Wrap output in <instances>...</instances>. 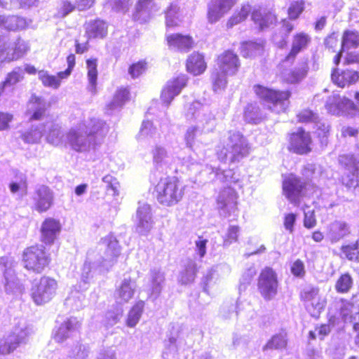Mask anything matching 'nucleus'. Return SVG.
Instances as JSON below:
<instances>
[{
  "label": "nucleus",
  "mask_w": 359,
  "mask_h": 359,
  "mask_svg": "<svg viewBox=\"0 0 359 359\" xmlns=\"http://www.w3.org/2000/svg\"><path fill=\"white\" fill-rule=\"evenodd\" d=\"M338 160L346 170L341 177L342 184L348 188L359 187V155L343 154Z\"/></svg>",
  "instance_id": "nucleus-13"
},
{
  "label": "nucleus",
  "mask_w": 359,
  "mask_h": 359,
  "mask_svg": "<svg viewBox=\"0 0 359 359\" xmlns=\"http://www.w3.org/2000/svg\"><path fill=\"white\" fill-rule=\"evenodd\" d=\"M50 262L49 254L42 245H32L25 249L22 254L24 267L36 273H42Z\"/></svg>",
  "instance_id": "nucleus-8"
},
{
  "label": "nucleus",
  "mask_w": 359,
  "mask_h": 359,
  "mask_svg": "<svg viewBox=\"0 0 359 359\" xmlns=\"http://www.w3.org/2000/svg\"><path fill=\"white\" fill-rule=\"evenodd\" d=\"M29 334L25 321H19L11 334L0 339V355H8L13 352L20 344L26 343Z\"/></svg>",
  "instance_id": "nucleus-11"
},
{
  "label": "nucleus",
  "mask_w": 359,
  "mask_h": 359,
  "mask_svg": "<svg viewBox=\"0 0 359 359\" xmlns=\"http://www.w3.org/2000/svg\"><path fill=\"white\" fill-rule=\"evenodd\" d=\"M203 132L195 126L188 128L185 135L184 140L188 147L191 148L194 146L196 137Z\"/></svg>",
  "instance_id": "nucleus-63"
},
{
  "label": "nucleus",
  "mask_w": 359,
  "mask_h": 359,
  "mask_svg": "<svg viewBox=\"0 0 359 359\" xmlns=\"http://www.w3.org/2000/svg\"><path fill=\"white\" fill-rule=\"evenodd\" d=\"M79 290L77 288L72 290L69 296L65 299V304L67 306L73 310H79L86 305L85 296L83 291L80 287Z\"/></svg>",
  "instance_id": "nucleus-40"
},
{
  "label": "nucleus",
  "mask_w": 359,
  "mask_h": 359,
  "mask_svg": "<svg viewBox=\"0 0 359 359\" xmlns=\"http://www.w3.org/2000/svg\"><path fill=\"white\" fill-rule=\"evenodd\" d=\"M167 41L171 48L183 51H187L193 45V39L189 35L171 34L167 36Z\"/></svg>",
  "instance_id": "nucleus-33"
},
{
  "label": "nucleus",
  "mask_w": 359,
  "mask_h": 359,
  "mask_svg": "<svg viewBox=\"0 0 359 359\" xmlns=\"http://www.w3.org/2000/svg\"><path fill=\"white\" fill-rule=\"evenodd\" d=\"M32 199L33 209L40 213L44 212L53 205L54 194L48 187L40 185L36 188Z\"/></svg>",
  "instance_id": "nucleus-19"
},
{
  "label": "nucleus",
  "mask_w": 359,
  "mask_h": 359,
  "mask_svg": "<svg viewBox=\"0 0 359 359\" xmlns=\"http://www.w3.org/2000/svg\"><path fill=\"white\" fill-rule=\"evenodd\" d=\"M350 233V226L342 220H335L327 226V237L332 243H337Z\"/></svg>",
  "instance_id": "nucleus-29"
},
{
  "label": "nucleus",
  "mask_w": 359,
  "mask_h": 359,
  "mask_svg": "<svg viewBox=\"0 0 359 359\" xmlns=\"http://www.w3.org/2000/svg\"><path fill=\"white\" fill-rule=\"evenodd\" d=\"M245 119L249 123H257L262 119L259 107L254 104L247 106L244 114Z\"/></svg>",
  "instance_id": "nucleus-57"
},
{
  "label": "nucleus",
  "mask_w": 359,
  "mask_h": 359,
  "mask_svg": "<svg viewBox=\"0 0 359 359\" xmlns=\"http://www.w3.org/2000/svg\"><path fill=\"white\" fill-rule=\"evenodd\" d=\"M359 46V34L355 31H346L341 41V50L356 48Z\"/></svg>",
  "instance_id": "nucleus-52"
},
{
  "label": "nucleus",
  "mask_w": 359,
  "mask_h": 359,
  "mask_svg": "<svg viewBox=\"0 0 359 359\" xmlns=\"http://www.w3.org/2000/svg\"><path fill=\"white\" fill-rule=\"evenodd\" d=\"M237 0H211L208 5L207 18L210 23L218 22L236 4Z\"/></svg>",
  "instance_id": "nucleus-22"
},
{
  "label": "nucleus",
  "mask_w": 359,
  "mask_h": 359,
  "mask_svg": "<svg viewBox=\"0 0 359 359\" xmlns=\"http://www.w3.org/2000/svg\"><path fill=\"white\" fill-rule=\"evenodd\" d=\"M89 348L82 344H76L68 352L66 359H87Z\"/></svg>",
  "instance_id": "nucleus-53"
},
{
  "label": "nucleus",
  "mask_w": 359,
  "mask_h": 359,
  "mask_svg": "<svg viewBox=\"0 0 359 359\" xmlns=\"http://www.w3.org/2000/svg\"><path fill=\"white\" fill-rule=\"evenodd\" d=\"M307 311L312 317L318 318L323 311L326 301L321 295L304 303Z\"/></svg>",
  "instance_id": "nucleus-48"
},
{
  "label": "nucleus",
  "mask_w": 359,
  "mask_h": 359,
  "mask_svg": "<svg viewBox=\"0 0 359 359\" xmlns=\"http://www.w3.org/2000/svg\"><path fill=\"white\" fill-rule=\"evenodd\" d=\"M198 272L197 264L193 259H188L184 265V269L180 271L178 281L182 285L192 283Z\"/></svg>",
  "instance_id": "nucleus-36"
},
{
  "label": "nucleus",
  "mask_w": 359,
  "mask_h": 359,
  "mask_svg": "<svg viewBox=\"0 0 359 359\" xmlns=\"http://www.w3.org/2000/svg\"><path fill=\"white\" fill-rule=\"evenodd\" d=\"M168 346L169 348L176 351L182 344V339L180 335V332L178 328L174 329L170 332V334L168 339Z\"/></svg>",
  "instance_id": "nucleus-61"
},
{
  "label": "nucleus",
  "mask_w": 359,
  "mask_h": 359,
  "mask_svg": "<svg viewBox=\"0 0 359 359\" xmlns=\"http://www.w3.org/2000/svg\"><path fill=\"white\" fill-rule=\"evenodd\" d=\"M104 184L107 193L114 197L119 196L120 184L118 180L110 175L104 176L102 179Z\"/></svg>",
  "instance_id": "nucleus-54"
},
{
  "label": "nucleus",
  "mask_w": 359,
  "mask_h": 359,
  "mask_svg": "<svg viewBox=\"0 0 359 359\" xmlns=\"http://www.w3.org/2000/svg\"><path fill=\"white\" fill-rule=\"evenodd\" d=\"M38 76L39 79L41 81L44 86L54 89L58 88L61 84V80L65 79L61 78L59 76V73L57 74V76H54L50 74L46 70H40L38 72Z\"/></svg>",
  "instance_id": "nucleus-49"
},
{
  "label": "nucleus",
  "mask_w": 359,
  "mask_h": 359,
  "mask_svg": "<svg viewBox=\"0 0 359 359\" xmlns=\"http://www.w3.org/2000/svg\"><path fill=\"white\" fill-rule=\"evenodd\" d=\"M27 41L18 37L10 40L6 37L0 39V63H10L23 57L29 50Z\"/></svg>",
  "instance_id": "nucleus-9"
},
{
  "label": "nucleus",
  "mask_w": 359,
  "mask_h": 359,
  "mask_svg": "<svg viewBox=\"0 0 359 359\" xmlns=\"http://www.w3.org/2000/svg\"><path fill=\"white\" fill-rule=\"evenodd\" d=\"M310 42V37L305 33L300 32L294 36L292 49L287 57V60L293 59L299 52L305 49Z\"/></svg>",
  "instance_id": "nucleus-38"
},
{
  "label": "nucleus",
  "mask_w": 359,
  "mask_h": 359,
  "mask_svg": "<svg viewBox=\"0 0 359 359\" xmlns=\"http://www.w3.org/2000/svg\"><path fill=\"white\" fill-rule=\"evenodd\" d=\"M240 228L238 226L231 225L227 229L226 234L224 238V245L229 246L238 241Z\"/></svg>",
  "instance_id": "nucleus-62"
},
{
  "label": "nucleus",
  "mask_w": 359,
  "mask_h": 359,
  "mask_svg": "<svg viewBox=\"0 0 359 359\" xmlns=\"http://www.w3.org/2000/svg\"><path fill=\"white\" fill-rule=\"evenodd\" d=\"M151 154L155 168L161 171H166L174 162L172 155L161 145H156L151 151Z\"/></svg>",
  "instance_id": "nucleus-26"
},
{
  "label": "nucleus",
  "mask_w": 359,
  "mask_h": 359,
  "mask_svg": "<svg viewBox=\"0 0 359 359\" xmlns=\"http://www.w3.org/2000/svg\"><path fill=\"white\" fill-rule=\"evenodd\" d=\"M43 126L44 130L45 128L48 129L46 139L49 143L53 145H59L63 142L65 136L61 130V127L57 123L47 122L45 126L43 125Z\"/></svg>",
  "instance_id": "nucleus-39"
},
{
  "label": "nucleus",
  "mask_w": 359,
  "mask_h": 359,
  "mask_svg": "<svg viewBox=\"0 0 359 359\" xmlns=\"http://www.w3.org/2000/svg\"><path fill=\"white\" fill-rule=\"evenodd\" d=\"M217 266L212 267L203 278L202 283L205 292H208L209 287L215 283V280L217 279Z\"/></svg>",
  "instance_id": "nucleus-64"
},
{
  "label": "nucleus",
  "mask_w": 359,
  "mask_h": 359,
  "mask_svg": "<svg viewBox=\"0 0 359 359\" xmlns=\"http://www.w3.org/2000/svg\"><path fill=\"white\" fill-rule=\"evenodd\" d=\"M258 290L265 300L273 299L278 292V282L276 273L270 267L264 268L258 279Z\"/></svg>",
  "instance_id": "nucleus-14"
},
{
  "label": "nucleus",
  "mask_w": 359,
  "mask_h": 359,
  "mask_svg": "<svg viewBox=\"0 0 359 359\" xmlns=\"http://www.w3.org/2000/svg\"><path fill=\"white\" fill-rule=\"evenodd\" d=\"M156 134V129L154 127L153 123L149 121H144L142 124L138 135V139L142 140L144 139L154 138Z\"/></svg>",
  "instance_id": "nucleus-59"
},
{
  "label": "nucleus",
  "mask_w": 359,
  "mask_h": 359,
  "mask_svg": "<svg viewBox=\"0 0 359 359\" xmlns=\"http://www.w3.org/2000/svg\"><path fill=\"white\" fill-rule=\"evenodd\" d=\"M86 34L89 38H103L107 34L106 23L100 20L89 22L86 25Z\"/></svg>",
  "instance_id": "nucleus-44"
},
{
  "label": "nucleus",
  "mask_w": 359,
  "mask_h": 359,
  "mask_svg": "<svg viewBox=\"0 0 359 359\" xmlns=\"http://www.w3.org/2000/svg\"><path fill=\"white\" fill-rule=\"evenodd\" d=\"M252 11L251 6L249 4H244L239 9L234 11L226 22V27L231 28L233 26L245 21Z\"/></svg>",
  "instance_id": "nucleus-41"
},
{
  "label": "nucleus",
  "mask_w": 359,
  "mask_h": 359,
  "mask_svg": "<svg viewBox=\"0 0 359 359\" xmlns=\"http://www.w3.org/2000/svg\"><path fill=\"white\" fill-rule=\"evenodd\" d=\"M246 139L238 132L230 133L224 145L217 150L218 159L224 163L238 162L249 154Z\"/></svg>",
  "instance_id": "nucleus-4"
},
{
  "label": "nucleus",
  "mask_w": 359,
  "mask_h": 359,
  "mask_svg": "<svg viewBox=\"0 0 359 359\" xmlns=\"http://www.w3.org/2000/svg\"><path fill=\"white\" fill-rule=\"evenodd\" d=\"M217 64L218 69L212 74L215 91L224 89L226 85V76L235 74L240 67L237 55L231 51H226L221 54L218 57Z\"/></svg>",
  "instance_id": "nucleus-6"
},
{
  "label": "nucleus",
  "mask_w": 359,
  "mask_h": 359,
  "mask_svg": "<svg viewBox=\"0 0 359 359\" xmlns=\"http://www.w3.org/2000/svg\"><path fill=\"white\" fill-rule=\"evenodd\" d=\"M252 20L260 29L269 27L276 21V17L270 12L264 9H254L252 13Z\"/></svg>",
  "instance_id": "nucleus-35"
},
{
  "label": "nucleus",
  "mask_w": 359,
  "mask_h": 359,
  "mask_svg": "<svg viewBox=\"0 0 359 359\" xmlns=\"http://www.w3.org/2000/svg\"><path fill=\"white\" fill-rule=\"evenodd\" d=\"M333 83L339 87L344 88L356 83L359 80V74L357 71L351 69H334L332 74Z\"/></svg>",
  "instance_id": "nucleus-30"
},
{
  "label": "nucleus",
  "mask_w": 359,
  "mask_h": 359,
  "mask_svg": "<svg viewBox=\"0 0 359 359\" xmlns=\"http://www.w3.org/2000/svg\"><path fill=\"white\" fill-rule=\"evenodd\" d=\"M109 132V127L102 120H83L69 129L65 141L72 149L79 153L95 151Z\"/></svg>",
  "instance_id": "nucleus-1"
},
{
  "label": "nucleus",
  "mask_w": 359,
  "mask_h": 359,
  "mask_svg": "<svg viewBox=\"0 0 359 359\" xmlns=\"http://www.w3.org/2000/svg\"><path fill=\"white\" fill-rule=\"evenodd\" d=\"M123 315V309L121 308L116 309V310L109 311L104 320V323L106 327H112L116 325L120 320Z\"/></svg>",
  "instance_id": "nucleus-60"
},
{
  "label": "nucleus",
  "mask_w": 359,
  "mask_h": 359,
  "mask_svg": "<svg viewBox=\"0 0 359 359\" xmlns=\"http://www.w3.org/2000/svg\"><path fill=\"white\" fill-rule=\"evenodd\" d=\"M212 170L217 180L226 184V187L219 191L217 198L218 208L223 211L224 214L234 212L236 209L238 196L231 186L238 184V187H241L238 175H236L233 170H222L217 168L215 170Z\"/></svg>",
  "instance_id": "nucleus-3"
},
{
  "label": "nucleus",
  "mask_w": 359,
  "mask_h": 359,
  "mask_svg": "<svg viewBox=\"0 0 359 359\" xmlns=\"http://www.w3.org/2000/svg\"><path fill=\"white\" fill-rule=\"evenodd\" d=\"M27 20L16 15L4 16L0 15V27L11 31L25 29L27 27Z\"/></svg>",
  "instance_id": "nucleus-34"
},
{
  "label": "nucleus",
  "mask_w": 359,
  "mask_h": 359,
  "mask_svg": "<svg viewBox=\"0 0 359 359\" xmlns=\"http://www.w3.org/2000/svg\"><path fill=\"white\" fill-rule=\"evenodd\" d=\"M88 68V90L94 93L96 89V82L97 78V60L95 59H89L86 61Z\"/></svg>",
  "instance_id": "nucleus-50"
},
{
  "label": "nucleus",
  "mask_w": 359,
  "mask_h": 359,
  "mask_svg": "<svg viewBox=\"0 0 359 359\" xmlns=\"http://www.w3.org/2000/svg\"><path fill=\"white\" fill-rule=\"evenodd\" d=\"M186 117L189 120H194L195 126L203 133L211 131L215 125L214 115L209 107L203 105L198 101L194 102L189 105Z\"/></svg>",
  "instance_id": "nucleus-10"
},
{
  "label": "nucleus",
  "mask_w": 359,
  "mask_h": 359,
  "mask_svg": "<svg viewBox=\"0 0 359 359\" xmlns=\"http://www.w3.org/2000/svg\"><path fill=\"white\" fill-rule=\"evenodd\" d=\"M307 65L304 63L300 67L294 68L289 74L286 80L290 83H296L302 80L307 74Z\"/></svg>",
  "instance_id": "nucleus-58"
},
{
  "label": "nucleus",
  "mask_w": 359,
  "mask_h": 359,
  "mask_svg": "<svg viewBox=\"0 0 359 359\" xmlns=\"http://www.w3.org/2000/svg\"><path fill=\"white\" fill-rule=\"evenodd\" d=\"M288 149L297 154H306L312 150V139L309 132L299 128L290 134Z\"/></svg>",
  "instance_id": "nucleus-16"
},
{
  "label": "nucleus",
  "mask_w": 359,
  "mask_h": 359,
  "mask_svg": "<svg viewBox=\"0 0 359 359\" xmlns=\"http://www.w3.org/2000/svg\"><path fill=\"white\" fill-rule=\"evenodd\" d=\"M305 183L294 175H290L283 182V194L296 206L299 205V198L304 194Z\"/></svg>",
  "instance_id": "nucleus-17"
},
{
  "label": "nucleus",
  "mask_w": 359,
  "mask_h": 359,
  "mask_svg": "<svg viewBox=\"0 0 359 359\" xmlns=\"http://www.w3.org/2000/svg\"><path fill=\"white\" fill-rule=\"evenodd\" d=\"M165 282V273L161 268L154 267L149 272V297L154 300L161 292Z\"/></svg>",
  "instance_id": "nucleus-28"
},
{
  "label": "nucleus",
  "mask_w": 359,
  "mask_h": 359,
  "mask_svg": "<svg viewBox=\"0 0 359 359\" xmlns=\"http://www.w3.org/2000/svg\"><path fill=\"white\" fill-rule=\"evenodd\" d=\"M129 98V91L127 88H120L116 90L112 100L108 104L107 109L111 113L119 110Z\"/></svg>",
  "instance_id": "nucleus-45"
},
{
  "label": "nucleus",
  "mask_w": 359,
  "mask_h": 359,
  "mask_svg": "<svg viewBox=\"0 0 359 359\" xmlns=\"http://www.w3.org/2000/svg\"><path fill=\"white\" fill-rule=\"evenodd\" d=\"M182 11L177 4H172L165 13V24L168 27L179 26L183 20Z\"/></svg>",
  "instance_id": "nucleus-42"
},
{
  "label": "nucleus",
  "mask_w": 359,
  "mask_h": 359,
  "mask_svg": "<svg viewBox=\"0 0 359 359\" xmlns=\"http://www.w3.org/2000/svg\"><path fill=\"white\" fill-rule=\"evenodd\" d=\"M144 307V302L139 301L131 308L126 318V325L128 327H134L136 326L142 315Z\"/></svg>",
  "instance_id": "nucleus-46"
},
{
  "label": "nucleus",
  "mask_w": 359,
  "mask_h": 359,
  "mask_svg": "<svg viewBox=\"0 0 359 359\" xmlns=\"http://www.w3.org/2000/svg\"><path fill=\"white\" fill-rule=\"evenodd\" d=\"M120 253V246L117 241L111 236L108 239V244L104 254L98 259L96 258L97 255L95 252H88L82 268L81 282L79 287L82 290H86L89 280L93 278V270L97 267L100 273L107 272L116 262Z\"/></svg>",
  "instance_id": "nucleus-2"
},
{
  "label": "nucleus",
  "mask_w": 359,
  "mask_h": 359,
  "mask_svg": "<svg viewBox=\"0 0 359 359\" xmlns=\"http://www.w3.org/2000/svg\"><path fill=\"white\" fill-rule=\"evenodd\" d=\"M156 197L159 203L172 206L184 196V187L175 177H161L155 187Z\"/></svg>",
  "instance_id": "nucleus-5"
},
{
  "label": "nucleus",
  "mask_w": 359,
  "mask_h": 359,
  "mask_svg": "<svg viewBox=\"0 0 359 359\" xmlns=\"http://www.w3.org/2000/svg\"><path fill=\"white\" fill-rule=\"evenodd\" d=\"M136 231L142 235H147L153 226V220L150 205L144 203H139L134 219Z\"/></svg>",
  "instance_id": "nucleus-18"
},
{
  "label": "nucleus",
  "mask_w": 359,
  "mask_h": 359,
  "mask_svg": "<svg viewBox=\"0 0 359 359\" xmlns=\"http://www.w3.org/2000/svg\"><path fill=\"white\" fill-rule=\"evenodd\" d=\"M44 131L45 130L43 129V125L32 126L29 130L22 135V137L27 143H36L41 138Z\"/></svg>",
  "instance_id": "nucleus-51"
},
{
  "label": "nucleus",
  "mask_w": 359,
  "mask_h": 359,
  "mask_svg": "<svg viewBox=\"0 0 359 359\" xmlns=\"http://www.w3.org/2000/svg\"><path fill=\"white\" fill-rule=\"evenodd\" d=\"M57 281L48 276L41 277L32 287V298L37 305L48 302L55 294Z\"/></svg>",
  "instance_id": "nucleus-12"
},
{
  "label": "nucleus",
  "mask_w": 359,
  "mask_h": 359,
  "mask_svg": "<svg viewBox=\"0 0 359 359\" xmlns=\"http://www.w3.org/2000/svg\"><path fill=\"white\" fill-rule=\"evenodd\" d=\"M207 65L203 55L198 53H193L187 58V69L195 76L203 73Z\"/></svg>",
  "instance_id": "nucleus-32"
},
{
  "label": "nucleus",
  "mask_w": 359,
  "mask_h": 359,
  "mask_svg": "<svg viewBox=\"0 0 359 359\" xmlns=\"http://www.w3.org/2000/svg\"><path fill=\"white\" fill-rule=\"evenodd\" d=\"M154 6L153 0H139L133 15L135 20L146 22L149 18Z\"/></svg>",
  "instance_id": "nucleus-37"
},
{
  "label": "nucleus",
  "mask_w": 359,
  "mask_h": 359,
  "mask_svg": "<svg viewBox=\"0 0 359 359\" xmlns=\"http://www.w3.org/2000/svg\"><path fill=\"white\" fill-rule=\"evenodd\" d=\"M81 327L80 321L76 318H69L56 327L53 332V338L57 343H62L76 336Z\"/></svg>",
  "instance_id": "nucleus-21"
},
{
  "label": "nucleus",
  "mask_w": 359,
  "mask_h": 359,
  "mask_svg": "<svg viewBox=\"0 0 359 359\" xmlns=\"http://www.w3.org/2000/svg\"><path fill=\"white\" fill-rule=\"evenodd\" d=\"M264 50V44L262 41H245L242 43L241 53L245 57H252L259 55Z\"/></svg>",
  "instance_id": "nucleus-43"
},
{
  "label": "nucleus",
  "mask_w": 359,
  "mask_h": 359,
  "mask_svg": "<svg viewBox=\"0 0 359 359\" xmlns=\"http://www.w3.org/2000/svg\"><path fill=\"white\" fill-rule=\"evenodd\" d=\"M136 290V283L130 278H124L117 285L114 297L118 304L128 302L134 296Z\"/></svg>",
  "instance_id": "nucleus-25"
},
{
  "label": "nucleus",
  "mask_w": 359,
  "mask_h": 359,
  "mask_svg": "<svg viewBox=\"0 0 359 359\" xmlns=\"http://www.w3.org/2000/svg\"><path fill=\"white\" fill-rule=\"evenodd\" d=\"M48 104L42 97L32 95L27 104V115L29 121L41 120L46 114Z\"/></svg>",
  "instance_id": "nucleus-27"
},
{
  "label": "nucleus",
  "mask_w": 359,
  "mask_h": 359,
  "mask_svg": "<svg viewBox=\"0 0 359 359\" xmlns=\"http://www.w3.org/2000/svg\"><path fill=\"white\" fill-rule=\"evenodd\" d=\"M287 344V335L285 331L273 335L271 339L263 347L264 351L268 349L282 350L286 348Z\"/></svg>",
  "instance_id": "nucleus-47"
},
{
  "label": "nucleus",
  "mask_w": 359,
  "mask_h": 359,
  "mask_svg": "<svg viewBox=\"0 0 359 359\" xmlns=\"http://www.w3.org/2000/svg\"><path fill=\"white\" fill-rule=\"evenodd\" d=\"M5 276V292L12 297H18L22 294L23 287L20 280L16 278L13 271L11 269H6L4 272Z\"/></svg>",
  "instance_id": "nucleus-31"
},
{
  "label": "nucleus",
  "mask_w": 359,
  "mask_h": 359,
  "mask_svg": "<svg viewBox=\"0 0 359 359\" xmlns=\"http://www.w3.org/2000/svg\"><path fill=\"white\" fill-rule=\"evenodd\" d=\"M254 91L272 111L279 114L285 111L288 107L289 91L275 90L261 85L255 86Z\"/></svg>",
  "instance_id": "nucleus-7"
},
{
  "label": "nucleus",
  "mask_w": 359,
  "mask_h": 359,
  "mask_svg": "<svg viewBox=\"0 0 359 359\" xmlns=\"http://www.w3.org/2000/svg\"><path fill=\"white\" fill-rule=\"evenodd\" d=\"M353 278L348 273L342 274L337 280L335 290L339 293H346L353 286Z\"/></svg>",
  "instance_id": "nucleus-55"
},
{
  "label": "nucleus",
  "mask_w": 359,
  "mask_h": 359,
  "mask_svg": "<svg viewBox=\"0 0 359 359\" xmlns=\"http://www.w3.org/2000/svg\"><path fill=\"white\" fill-rule=\"evenodd\" d=\"M325 107L333 115L355 116L359 113V109L352 100L337 94H333L328 97Z\"/></svg>",
  "instance_id": "nucleus-15"
},
{
  "label": "nucleus",
  "mask_w": 359,
  "mask_h": 359,
  "mask_svg": "<svg viewBox=\"0 0 359 359\" xmlns=\"http://www.w3.org/2000/svg\"><path fill=\"white\" fill-rule=\"evenodd\" d=\"M60 220L48 217L42 223L41 226V239L46 245L53 244L61 231Z\"/></svg>",
  "instance_id": "nucleus-24"
},
{
  "label": "nucleus",
  "mask_w": 359,
  "mask_h": 359,
  "mask_svg": "<svg viewBox=\"0 0 359 359\" xmlns=\"http://www.w3.org/2000/svg\"><path fill=\"white\" fill-rule=\"evenodd\" d=\"M10 190L13 194H18L20 196L27 194V179L24 175L17 178L10 184Z\"/></svg>",
  "instance_id": "nucleus-56"
},
{
  "label": "nucleus",
  "mask_w": 359,
  "mask_h": 359,
  "mask_svg": "<svg viewBox=\"0 0 359 359\" xmlns=\"http://www.w3.org/2000/svg\"><path fill=\"white\" fill-rule=\"evenodd\" d=\"M23 79V67H16L9 72L5 80L0 83V102L7 100L13 94L15 86Z\"/></svg>",
  "instance_id": "nucleus-23"
},
{
  "label": "nucleus",
  "mask_w": 359,
  "mask_h": 359,
  "mask_svg": "<svg viewBox=\"0 0 359 359\" xmlns=\"http://www.w3.org/2000/svg\"><path fill=\"white\" fill-rule=\"evenodd\" d=\"M187 76L182 74L168 81L161 94V100L165 106H168L172 100L181 93L187 86Z\"/></svg>",
  "instance_id": "nucleus-20"
}]
</instances>
